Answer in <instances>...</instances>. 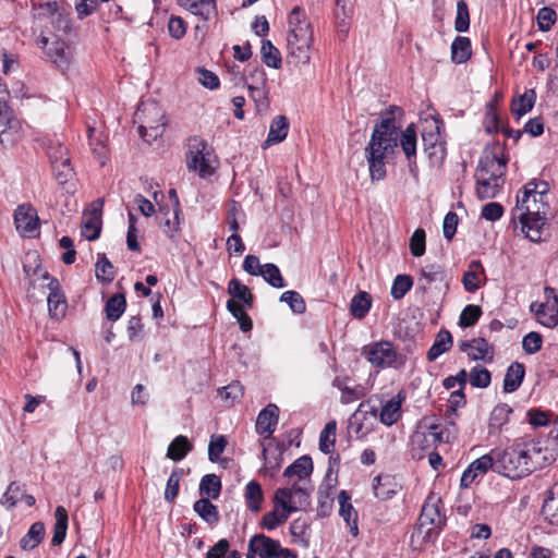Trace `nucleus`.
<instances>
[{
    "instance_id": "nucleus-37",
    "label": "nucleus",
    "mask_w": 558,
    "mask_h": 558,
    "mask_svg": "<svg viewBox=\"0 0 558 558\" xmlns=\"http://www.w3.org/2000/svg\"><path fill=\"white\" fill-rule=\"evenodd\" d=\"M372 307V296L365 291L356 293L350 303V313L354 318H364Z\"/></svg>"
},
{
    "instance_id": "nucleus-17",
    "label": "nucleus",
    "mask_w": 558,
    "mask_h": 558,
    "mask_svg": "<svg viewBox=\"0 0 558 558\" xmlns=\"http://www.w3.org/2000/svg\"><path fill=\"white\" fill-rule=\"evenodd\" d=\"M544 294L546 303L538 314V322L545 327L554 328L558 325V294L551 287H545Z\"/></svg>"
},
{
    "instance_id": "nucleus-28",
    "label": "nucleus",
    "mask_w": 558,
    "mask_h": 558,
    "mask_svg": "<svg viewBox=\"0 0 558 558\" xmlns=\"http://www.w3.org/2000/svg\"><path fill=\"white\" fill-rule=\"evenodd\" d=\"M373 490L376 498L388 500L398 493V484L389 475H377L374 478Z\"/></svg>"
},
{
    "instance_id": "nucleus-13",
    "label": "nucleus",
    "mask_w": 558,
    "mask_h": 558,
    "mask_svg": "<svg viewBox=\"0 0 558 558\" xmlns=\"http://www.w3.org/2000/svg\"><path fill=\"white\" fill-rule=\"evenodd\" d=\"M400 147L407 158L408 167L410 172L413 175H416L417 165H416V146H417V136L414 124H410L407 126L404 131L401 132L399 136Z\"/></svg>"
},
{
    "instance_id": "nucleus-18",
    "label": "nucleus",
    "mask_w": 558,
    "mask_h": 558,
    "mask_svg": "<svg viewBox=\"0 0 558 558\" xmlns=\"http://www.w3.org/2000/svg\"><path fill=\"white\" fill-rule=\"evenodd\" d=\"M196 145L194 146L195 150H190L186 154V165L189 170L196 171L202 178L210 175L213 173L214 168L210 165L209 159L204 154L205 143L196 141Z\"/></svg>"
},
{
    "instance_id": "nucleus-45",
    "label": "nucleus",
    "mask_w": 558,
    "mask_h": 558,
    "mask_svg": "<svg viewBox=\"0 0 558 558\" xmlns=\"http://www.w3.org/2000/svg\"><path fill=\"white\" fill-rule=\"evenodd\" d=\"M126 301L123 294H113L106 303L105 311L109 320L116 322L124 313Z\"/></svg>"
},
{
    "instance_id": "nucleus-54",
    "label": "nucleus",
    "mask_w": 558,
    "mask_h": 558,
    "mask_svg": "<svg viewBox=\"0 0 558 558\" xmlns=\"http://www.w3.org/2000/svg\"><path fill=\"white\" fill-rule=\"evenodd\" d=\"M24 487L17 482H12L8 486V489L1 497V505L7 507L8 509H12L17 504L19 499L23 495Z\"/></svg>"
},
{
    "instance_id": "nucleus-1",
    "label": "nucleus",
    "mask_w": 558,
    "mask_h": 558,
    "mask_svg": "<svg viewBox=\"0 0 558 558\" xmlns=\"http://www.w3.org/2000/svg\"><path fill=\"white\" fill-rule=\"evenodd\" d=\"M496 473L510 480H521L550 464L555 459L539 441L514 440L504 449H496Z\"/></svg>"
},
{
    "instance_id": "nucleus-58",
    "label": "nucleus",
    "mask_w": 558,
    "mask_h": 558,
    "mask_svg": "<svg viewBox=\"0 0 558 558\" xmlns=\"http://www.w3.org/2000/svg\"><path fill=\"white\" fill-rule=\"evenodd\" d=\"M56 179L60 184L66 183L73 175L74 171L70 162V158L62 159L51 165Z\"/></svg>"
},
{
    "instance_id": "nucleus-59",
    "label": "nucleus",
    "mask_w": 558,
    "mask_h": 558,
    "mask_svg": "<svg viewBox=\"0 0 558 558\" xmlns=\"http://www.w3.org/2000/svg\"><path fill=\"white\" fill-rule=\"evenodd\" d=\"M470 27V14L466 3L463 0L457 3V16L454 21V28L459 33H464Z\"/></svg>"
},
{
    "instance_id": "nucleus-11",
    "label": "nucleus",
    "mask_w": 558,
    "mask_h": 558,
    "mask_svg": "<svg viewBox=\"0 0 558 558\" xmlns=\"http://www.w3.org/2000/svg\"><path fill=\"white\" fill-rule=\"evenodd\" d=\"M549 204L547 199L537 198V203L529 201V194L522 192L517 196V206L514 208V218L519 217H547Z\"/></svg>"
},
{
    "instance_id": "nucleus-31",
    "label": "nucleus",
    "mask_w": 558,
    "mask_h": 558,
    "mask_svg": "<svg viewBox=\"0 0 558 558\" xmlns=\"http://www.w3.org/2000/svg\"><path fill=\"white\" fill-rule=\"evenodd\" d=\"M525 375V368L522 363L513 362L506 372L504 378L505 392H514L521 386Z\"/></svg>"
},
{
    "instance_id": "nucleus-38",
    "label": "nucleus",
    "mask_w": 558,
    "mask_h": 558,
    "mask_svg": "<svg viewBox=\"0 0 558 558\" xmlns=\"http://www.w3.org/2000/svg\"><path fill=\"white\" fill-rule=\"evenodd\" d=\"M247 508L252 512H258L262 509V502L264 500V493L262 486L256 481H251L245 486L244 493Z\"/></svg>"
},
{
    "instance_id": "nucleus-46",
    "label": "nucleus",
    "mask_w": 558,
    "mask_h": 558,
    "mask_svg": "<svg viewBox=\"0 0 558 558\" xmlns=\"http://www.w3.org/2000/svg\"><path fill=\"white\" fill-rule=\"evenodd\" d=\"M263 62L272 69H279L282 63L280 51L270 40H263L260 48Z\"/></svg>"
},
{
    "instance_id": "nucleus-50",
    "label": "nucleus",
    "mask_w": 558,
    "mask_h": 558,
    "mask_svg": "<svg viewBox=\"0 0 558 558\" xmlns=\"http://www.w3.org/2000/svg\"><path fill=\"white\" fill-rule=\"evenodd\" d=\"M259 276H262L265 281L274 288L280 289L286 287L280 269L275 264L268 263L263 265L262 274H259Z\"/></svg>"
},
{
    "instance_id": "nucleus-61",
    "label": "nucleus",
    "mask_w": 558,
    "mask_h": 558,
    "mask_svg": "<svg viewBox=\"0 0 558 558\" xmlns=\"http://www.w3.org/2000/svg\"><path fill=\"white\" fill-rule=\"evenodd\" d=\"M445 278V271L438 264H429L422 268L421 280H425L427 284L436 281H442Z\"/></svg>"
},
{
    "instance_id": "nucleus-47",
    "label": "nucleus",
    "mask_w": 558,
    "mask_h": 558,
    "mask_svg": "<svg viewBox=\"0 0 558 558\" xmlns=\"http://www.w3.org/2000/svg\"><path fill=\"white\" fill-rule=\"evenodd\" d=\"M336 421L328 422L319 435V450L326 454L330 453L336 441Z\"/></svg>"
},
{
    "instance_id": "nucleus-9",
    "label": "nucleus",
    "mask_w": 558,
    "mask_h": 558,
    "mask_svg": "<svg viewBox=\"0 0 558 558\" xmlns=\"http://www.w3.org/2000/svg\"><path fill=\"white\" fill-rule=\"evenodd\" d=\"M14 225L16 231L26 238H33L39 230V218L37 210L29 204L17 206L14 211Z\"/></svg>"
},
{
    "instance_id": "nucleus-5",
    "label": "nucleus",
    "mask_w": 558,
    "mask_h": 558,
    "mask_svg": "<svg viewBox=\"0 0 558 558\" xmlns=\"http://www.w3.org/2000/svg\"><path fill=\"white\" fill-rule=\"evenodd\" d=\"M362 355L377 368H397L404 361L390 341L380 340L362 348Z\"/></svg>"
},
{
    "instance_id": "nucleus-33",
    "label": "nucleus",
    "mask_w": 558,
    "mask_h": 558,
    "mask_svg": "<svg viewBox=\"0 0 558 558\" xmlns=\"http://www.w3.org/2000/svg\"><path fill=\"white\" fill-rule=\"evenodd\" d=\"M452 344L453 340L451 333L446 329L440 330L437 333L433 345L429 348L427 352L428 361H435L441 354L448 352L451 349Z\"/></svg>"
},
{
    "instance_id": "nucleus-24",
    "label": "nucleus",
    "mask_w": 558,
    "mask_h": 558,
    "mask_svg": "<svg viewBox=\"0 0 558 558\" xmlns=\"http://www.w3.org/2000/svg\"><path fill=\"white\" fill-rule=\"evenodd\" d=\"M338 501L340 505L339 514L347 522L350 527V533L353 536H357V512L350 502V496L345 490H341L338 495Z\"/></svg>"
},
{
    "instance_id": "nucleus-30",
    "label": "nucleus",
    "mask_w": 558,
    "mask_h": 558,
    "mask_svg": "<svg viewBox=\"0 0 558 558\" xmlns=\"http://www.w3.org/2000/svg\"><path fill=\"white\" fill-rule=\"evenodd\" d=\"M179 3L204 20H209L216 13V0H179Z\"/></svg>"
},
{
    "instance_id": "nucleus-40",
    "label": "nucleus",
    "mask_w": 558,
    "mask_h": 558,
    "mask_svg": "<svg viewBox=\"0 0 558 558\" xmlns=\"http://www.w3.org/2000/svg\"><path fill=\"white\" fill-rule=\"evenodd\" d=\"M471 41L468 37L458 36L451 44V60L454 63L466 62L471 57Z\"/></svg>"
},
{
    "instance_id": "nucleus-26",
    "label": "nucleus",
    "mask_w": 558,
    "mask_h": 558,
    "mask_svg": "<svg viewBox=\"0 0 558 558\" xmlns=\"http://www.w3.org/2000/svg\"><path fill=\"white\" fill-rule=\"evenodd\" d=\"M521 230L532 242H541L547 217H519Z\"/></svg>"
},
{
    "instance_id": "nucleus-14",
    "label": "nucleus",
    "mask_w": 558,
    "mask_h": 558,
    "mask_svg": "<svg viewBox=\"0 0 558 558\" xmlns=\"http://www.w3.org/2000/svg\"><path fill=\"white\" fill-rule=\"evenodd\" d=\"M507 160L499 157L495 151H485L478 161L475 172L484 173L489 178L504 180Z\"/></svg>"
},
{
    "instance_id": "nucleus-7",
    "label": "nucleus",
    "mask_w": 558,
    "mask_h": 558,
    "mask_svg": "<svg viewBox=\"0 0 558 558\" xmlns=\"http://www.w3.org/2000/svg\"><path fill=\"white\" fill-rule=\"evenodd\" d=\"M288 493L284 490H276L274 496L275 507L271 511L265 513L259 523L262 529L272 531L279 525L287 522L290 514L296 512L295 507H291L288 500Z\"/></svg>"
},
{
    "instance_id": "nucleus-29",
    "label": "nucleus",
    "mask_w": 558,
    "mask_h": 558,
    "mask_svg": "<svg viewBox=\"0 0 558 558\" xmlns=\"http://www.w3.org/2000/svg\"><path fill=\"white\" fill-rule=\"evenodd\" d=\"M511 413H512V409L508 404H506V403L497 404L493 409L490 416H489L488 434L489 435L499 434L502 426L508 423L509 416Z\"/></svg>"
},
{
    "instance_id": "nucleus-4",
    "label": "nucleus",
    "mask_w": 558,
    "mask_h": 558,
    "mask_svg": "<svg viewBox=\"0 0 558 558\" xmlns=\"http://www.w3.org/2000/svg\"><path fill=\"white\" fill-rule=\"evenodd\" d=\"M37 46L44 51L46 59L63 72L69 69L72 52L69 44L59 34H40L36 39Z\"/></svg>"
},
{
    "instance_id": "nucleus-16",
    "label": "nucleus",
    "mask_w": 558,
    "mask_h": 558,
    "mask_svg": "<svg viewBox=\"0 0 558 558\" xmlns=\"http://www.w3.org/2000/svg\"><path fill=\"white\" fill-rule=\"evenodd\" d=\"M277 490L287 492L291 507H295L296 511H300L310 505V494L313 487L310 481L299 482L295 480L291 483L290 487H280Z\"/></svg>"
},
{
    "instance_id": "nucleus-3",
    "label": "nucleus",
    "mask_w": 558,
    "mask_h": 558,
    "mask_svg": "<svg viewBox=\"0 0 558 558\" xmlns=\"http://www.w3.org/2000/svg\"><path fill=\"white\" fill-rule=\"evenodd\" d=\"M288 23V57L295 65L306 64L311 59V48L314 39L312 25L306 13L300 7L292 9Z\"/></svg>"
},
{
    "instance_id": "nucleus-27",
    "label": "nucleus",
    "mask_w": 558,
    "mask_h": 558,
    "mask_svg": "<svg viewBox=\"0 0 558 558\" xmlns=\"http://www.w3.org/2000/svg\"><path fill=\"white\" fill-rule=\"evenodd\" d=\"M485 277V270L480 260H472L469 264V269L462 277V284L465 291L473 293L481 287V278Z\"/></svg>"
},
{
    "instance_id": "nucleus-62",
    "label": "nucleus",
    "mask_w": 558,
    "mask_h": 558,
    "mask_svg": "<svg viewBox=\"0 0 558 558\" xmlns=\"http://www.w3.org/2000/svg\"><path fill=\"white\" fill-rule=\"evenodd\" d=\"M536 19L538 28L543 32H547L555 24L557 14L551 8L544 7L539 9Z\"/></svg>"
},
{
    "instance_id": "nucleus-19",
    "label": "nucleus",
    "mask_w": 558,
    "mask_h": 558,
    "mask_svg": "<svg viewBox=\"0 0 558 558\" xmlns=\"http://www.w3.org/2000/svg\"><path fill=\"white\" fill-rule=\"evenodd\" d=\"M278 418L279 408L274 403H269L257 416L256 432L265 438H269L275 432Z\"/></svg>"
},
{
    "instance_id": "nucleus-44",
    "label": "nucleus",
    "mask_w": 558,
    "mask_h": 558,
    "mask_svg": "<svg viewBox=\"0 0 558 558\" xmlns=\"http://www.w3.org/2000/svg\"><path fill=\"white\" fill-rule=\"evenodd\" d=\"M194 511L207 523H216L219 520L217 507L208 498H201L193 506Z\"/></svg>"
},
{
    "instance_id": "nucleus-8",
    "label": "nucleus",
    "mask_w": 558,
    "mask_h": 558,
    "mask_svg": "<svg viewBox=\"0 0 558 558\" xmlns=\"http://www.w3.org/2000/svg\"><path fill=\"white\" fill-rule=\"evenodd\" d=\"M141 113H148L149 116L157 118L156 121H153L151 119H146L140 126H138V134L145 141L150 143L151 141H155L159 136H161L163 132L165 121H163V114L159 107L154 104H144L142 102L138 106L136 118L141 119Z\"/></svg>"
},
{
    "instance_id": "nucleus-36",
    "label": "nucleus",
    "mask_w": 558,
    "mask_h": 558,
    "mask_svg": "<svg viewBox=\"0 0 558 558\" xmlns=\"http://www.w3.org/2000/svg\"><path fill=\"white\" fill-rule=\"evenodd\" d=\"M397 398L398 399H390L381 408L379 415L380 422L387 426H391L392 424H395L401 415V403L403 398L401 397L400 393L397 396Z\"/></svg>"
},
{
    "instance_id": "nucleus-55",
    "label": "nucleus",
    "mask_w": 558,
    "mask_h": 558,
    "mask_svg": "<svg viewBox=\"0 0 558 558\" xmlns=\"http://www.w3.org/2000/svg\"><path fill=\"white\" fill-rule=\"evenodd\" d=\"M413 280L408 275H398L391 287V296L395 300L402 299L412 288Z\"/></svg>"
},
{
    "instance_id": "nucleus-10",
    "label": "nucleus",
    "mask_w": 558,
    "mask_h": 558,
    "mask_svg": "<svg viewBox=\"0 0 558 558\" xmlns=\"http://www.w3.org/2000/svg\"><path fill=\"white\" fill-rule=\"evenodd\" d=\"M104 201L98 198L83 214L82 234L88 241H95L101 232V211Z\"/></svg>"
},
{
    "instance_id": "nucleus-43",
    "label": "nucleus",
    "mask_w": 558,
    "mask_h": 558,
    "mask_svg": "<svg viewBox=\"0 0 558 558\" xmlns=\"http://www.w3.org/2000/svg\"><path fill=\"white\" fill-rule=\"evenodd\" d=\"M221 490V481L216 474H206L199 483V494L206 498L217 499Z\"/></svg>"
},
{
    "instance_id": "nucleus-23",
    "label": "nucleus",
    "mask_w": 558,
    "mask_h": 558,
    "mask_svg": "<svg viewBox=\"0 0 558 558\" xmlns=\"http://www.w3.org/2000/svg\"><path fill=\"white\" fill-rule=\"evenodd\" d=\"M289 128L290 124L286 116L275 117L270 123L268 136L263 143V148H267L284 141L288 135Z\"/></svg>"
},
{
    "instance_id": "nucleus-35",
    "label": "nucleus",
    "mask_w": 558,
    "mask_h": 558,
    "mask_svg": "<svg viewBox=\"0 0 558 558\" xmlns=\"http://www.w3.org/2000/svg\"><path fill=\"white\" fill-rule=\"evenodd\" d=\"M45 536V525L37 521L33 523L27 533L21 538L20 546L23 550H32L37 547Z\"/></svg>"
},
{
    "instance_id": "nucleus-49",
    "label": "nucleus",
    "mask_w": 558,
    "mask_h": 558,
    "mask_svg": "<svg viewBox=\"0 0 558 558\" xmlns=\"http://www.w3.org/2000/svg\"><path fill=\"white\" fill-rule=\"evenodd\" d=\"M496 449L474 460L469 466L478 475L485 474L488 470L496 472Z\"/></svg>"
},
{
    "instance_id": "nucleus-20",
    "label": "nucleus",
    "mask_w": 558,
    "mask_h": 558,
    "mask_svg": "<svg viewBox=\"0 0 558 558\" xmlns=\"http://www.w3.org/2000/svg\"><path fill=\"white\" fill-rule=\"evenodd\" d=\"M418 522L421 527H427L426 534H430L434 529H440L445 524V517L436 504L425 502Z\"/></svg>"
},
{
    "instance_id": "nucleus-57",
    "label": "nucleus",
    "mask_w": 558,
    "mask_h": 558,
    "mask_svg": "<svg viewBox=\"0 0 558 558\" xmlns=\"http://www.w3.org/2000/svg\"><path fill=\"white\" fill-rule=\"evenodd\" d=\"M410 252L413 256L420 257L424 255L426 250V234L424 229L417 228L410 238Z\"/></svg>"
},
{
    "instance_id": "nucleus-52",
    "label": "nucleus",
    "mask_w": 558,
    "mask_h": 558,
    "mask_svg": "<svg viewBox=\"0 0 558 558\" xmlns=\"http://www.w3.org/2000/svg\"><path fill=\"white\" fill-rule=\"evenodd\" d=\"M482 308L478 305L469 304L466 305L459 317V326L468 328L474 326L482 316Z\"/></svg>"
},
{
    "instance_id": "nucleus-15",
    "label": "nucleus",
    "mask_w": 558,
    "mask_h": 558,
    "mask_svg": "<svg viewBox=\"0 0 558 558\" xmlns=\"http://www.w3.org/2000/svg\"><path fill=\"white\" fill-rule=\"evenodd\" d=\"M280 549V542L265 534H256L248 542V551L254 553L259 558H278Z\"/></svg>"
},
{
    "instance_id": "nucleus-39",
    "label": "nucleus",
    "mask_w": 558,
    "mask_h": 558,
    "mask_svg": "<svg viewBox=\"0 0 558 558\" xmlns=\"http://www.w3.org/2000/svg\"><path fill=\"white\" fill-rule=\"evenodd\" d=\"M56 523L53 527V536L51 538V544L53 546H59L63 543L66 536L68 530V512L62 506H58L54 511Z\"/></svg>"
},
{
    "instance_id": "nucleus-41",
    "label": "nucleus",
    "mask_w": 558,
    "mask_h": 558,
    "mask_svg": "<svg viewBox=\"0 0 558 558\" xmlns=\"http://www.w3.org/2000/svg\"><path fill=\"white\" fill-rule=\"evenodd\" d=\"M228 293L243 303L246 308H252L254 296L250 289L239 279L233 278L228 283Z\"/></svg>"
},
{
    "instance_id": "nucleus-51",
    "label": "nucleus",
    "mask_w": 558,
    "mask_h": 558,
    "mask_svg": "<svg viewBox=\"0 0 558 558\" xmlns=\"http://www.w3.org/2000/svg\"><path fill=\"white\" fill-rule=\"evenodd\" d=\"M95 271L96 278L102 282H111L114 279V267L105 254H98Z\"/></svg>"
},
{
    "instance_id": "nucleus-42",
    "label": "nucleus",
    "mask_w": 558,
    "mask_h": 558,
    "mask_svg": "<svg viewBox=\"0 0 558 558\" xmlns=\"http://www.w3.org/2000/svg\"><path fill=\"white\" fill-rule=\"evenodd\" d=\"M193 446L190 444L185 436L175 437L168 447L167 457L173 461L182 460L191 450Z\"/></svg>"
},
{
    "instance_id": "nucleus-64",
    "label": "nucleus",
    "mask_w": 558,
    "mask_h": 558,
    "mask_svg": "<svg viewBox=\"0 0 558 558\" xmlns=\"http://www.w3.org/2000/svg\"><path fill=\"white\" fill-rule=\"evenodd\" d=\"M227 440L223 436H213L208 445V459L211 462H217L225 451Z\"/></svg>"
},
{
    "instance_id": "nucleus-53",
    "label": "nucleus",
    "mask_w": 558,
    "mask_h": 558,
    "mask_svg": "<svg viewBox=\"0 0 558 558\" xmlns=\"http://www.w3.org/2000/svg\"><path fill=\"white\" fill-rule=\"evenodd\" d=\"M469 379L473 387L487 388L490 385L492 376L487 368L476 365L471 369Z\"/></svg>"
},
{
    "instance_id": "nucleus-63",
    "label": "nucleus",
    "mask_w": 558,
    "mask_h": 558,
    "mask_svg": "<svg viewBox=\"0 0 558 558\" xmlns=\"http://www.w3.org/2000/svg\"><path fill=\"white\" fill-rule=\"evenodd\" d=\"M543 339L536 331H531L524 336L522 340L523 350L527 354H535L542 349Z\"/></svg>"
},
{
    "instance_id": "nucleus-12",
    "label": "nucleus",
    "mask_w": 558,
    "mask_h": 558,
    "mask_svg": "<svg viewBox=\"0 0 558 558\" xmlns=\"http://www.w3.org/2000/svg\"><path fill=\"white\" fill-rule=\"evenodd\" d=\"M459 348L473 361L492 362L494 359V347L484 338L461 341Z\"/></svg>"
},
{
    "instance_id": "nucleus-25",
    "label": "nucleus",
    "mask_w": 558,
    "mask_h": 558,
    "mask_svg": "<svg viewBox=\"0 0 558 558\" xmlns=\"http://www.w3.org/2000/svg\"><path fill=\"white\" fill-rule=\"evenodd\" d=\"M45 10L49 13V22L51 27L59 33V35L68 34L71 31L70 17L68 14L61 12L56 2H48L45 4Z\"/></svg>"
},
{
    "instance_id": "nucleus-22",
    "label": "nucleus",
    "mask_w": 558,
    "mask_h": 558,
    "mask_svg": "<svg viewBox=\"0 0 558 558\" xmlns=\"http://www.w3.org/2000/svg\"><path fill=\"white\" fill-rule=\"evenodd\" d=\"M475 180L476 195L480 199H488L496 197L504 184V180L489 178V175L478 172H475Z\"/></svg>"
},
{
    "instance_id": "nucleus-48",
    "label": "nucleus",
    "mask_w": 558,
    "mask_h": 558,
    "mask_svg": "<svg viewBox=\"0 0 558 558\" xmlns=\"http://www.w3.org/2000/svg\"><path fill=\"white\" fill-rule=\"evenodd\" d=\"M411 444L412 457L417 460L423 458V451H432L434 449L429 444V439L426 432L423 430H417L414 433V435L411 438Z\"/></svg>"
},
{
    "instance_id": "nucleus-21",
    "label": "nucleus",
    "mask_w": 558,
    "mask_h": 558,
    "mask_svg": "<svg viewBox=\"0 0 558 558\" xmlns=\"http://www.w3.org/2000/svg\"><path fill=\"white\" fill-rule=\"evenodd\" d=\"M313 461L310 456H302L298 458L292 464L286 468L283 471V477L292 481L296 477L299 482L310 481V476L313 472Z\"/></svg>"
},
{
    "instance_id": "nucleus-2",
    "label": "nucleus",
    "mask_w": 558,
    "mask_h": 558,
    "mask_svg": "<svg viewBox=\"0 0 558 558\" xmlns=\"http://www.w3.org/2000/svg\"><path fill=\"white\" fill-rule=\"evenodd\" d=\"M399 132L395 117H383L375 124L371 140L365 147V158L368 162L372 180H383L386 177V158L393 154L398 146Z\"/></svg>"
},
{
    "instance_id": "nucleus-60",
    "label": "nucleus",
    "mask_w": 558,
    "mask_h": 558,
    "mask_svg": "<svg viewBox=\"0 0 558 558\" xmlns=\"http://www.w3.org/2000/svg\"><path fill=\"white\" fill-rule=\"evenodd\" d=\"M248 92L250 97L256 106V110L258 112L266 111L269 107L268 87H252L248 88Z\"/></svg>"
},
{
    "instance_id": "nucleus-34",
    "label": "nucleus",
    "mask_w": 558,
    "mask_h": 558,
    "mask_svg": "<svg viewBox=\"0 0 558 558\" xmlns=\"http://www.w3.org/2000/svg\"><path fill=\"white\" fill-rule=\"evenodd\" d=\"M349 377H336L332 381V385L342 393V403H351L364 397L363 388L359 385L355 387L349 386Z\"/></svg>"
},
{
    "instance_id": "nucleus-32",
    "label": "nucleus",
    "mask_w": 558,
    "mask_h": 558,
    "mask_svg": "<svg viewBox=\"0 0 558 558\" xmlns=\"http://www.w3.org/2000/svg\"><path fill=\"white\" fill-rule=\"evenodd\" d=\"M536 101V92L533 88L526 89L522 95L514 98L511 102V112L518 119L532 110Z\"/></svg>"
},
{
    "instance_id": "nucleus-6",
    "label": "nucleus",
    "mask_w": 558,
    "mask_h": 558,
    "mask_svg": "<svg viewBox=\"0 0 558 558\" xmlns=\"http://www.w3.org/2000/svg\"><path fill=\"white\" fill-rule=\"evenodd\" d=\"M23 270L26 275V278L29 280V284H34L32 277L38 272L43 279H49L48 288L50 293L47 300L49 315L56 319H61L64 317L66 311V300L60 290L59 281L56 278H50L48 272L44 271L39 265H36V267L33 268L32 266L24 264Z\"/></svg>"
},
{
    "instance_id": "nucleus-56",
    "label": "nucleus",
    "mask_w": 558,
    "mask_h": 558,
    "mask_svg": "<svg viewBox=\"0 0 558 558\" xmlns=\"http://www.w3.org/2000/svg\"><path fill=\"white\" fill-rule=\"evenodd\" d=\"M280 302L289 305L295 314H303L306 311V304L303 296L296 291H286L280 296Z\"/></svg>"
}]
</instances>
